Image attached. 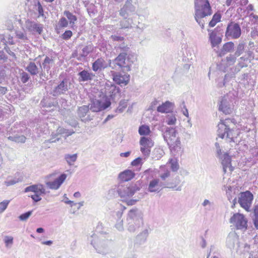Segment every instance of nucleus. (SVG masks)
Instances as JSON below:
<instances>
[{"label":"nucleus","instance_id":"1","mask_svg":"<svg viewBox=\"0 0 258 258\" xmlns=\"http://www.w3.org/2000/svg\"><path fill=\"white\" fill-rule=\"evenodd\" d=\"M235 126V124L229 118L221 120L218 124V137L222 139L226 137L231 141H234V139L240 134V130Z\"/></svg>","mask_w":258,"mask_h":258},{"label":"nucleus","instance_id":"2","mask_svg":"<svg viewBox=\"0 0 258 258\" xmlns=\"http://www.w3.org/2000/svg\"><path fill=\"white\" fill-rule=\"evenodd\" d=\"M194 18L202 29L204 28L205 22L203 19L212 14V9L208 0H195Z\"/></svg>","mask_w":258,"mask_h":258},{"label":"nucleus","instance_id":"3","mask_svg":"<svg viewBox=\"0 0 258 258\" xmlns=\"http://www.w3.org/2000/svg\"><path fill=\"white\" fill-rule=\"evenodd\" d=\"M111 105L110 99L104 96L101 100L93 99L90 104V110L93 112H98L105 110Z\"/></svg>","mask_w":258,"mask_h":258},{"label":"nucleus","instance_id":"4","mask_svg":"<svg viewBox=\"0 0 258 258\" xmlns=\"http://www.w3.org/2000/svg\"><path fill=\"white\" fill-rule=\"evenodd\" d=\"M29 191L34 192L31 197L35 202L40 201L41 200V196L46 193L44 186L40 184H34L26 187L25 192Z\"/></svg>","mask_w":258,"mask_h":258},{"label":"nucleus","instance_id":"5","mask_svg":"<svg viewBox=\"0 0 258 258\" xmlns=\"http://www.w3.org/2000/svg\"><path fill=\"white\" fill-rule=\"evenodd\" d=\"M131 59V56L127 53L122 52L115 58V61L120 68H126L127 71H130L131 67L133 63Z\"/></svg>","mask_w":258,"mask_h":258},{"label":"nucleus","instance_id":"6","mask_svg":"<svg viewBox=\"0 0 258 258\" xmlns=\"http://www.w3.org/2000/svg\"><path fill=\"white\" fill-rule=\"evenodd\" d=\"M140 150L143 155L148 157L151 153V148L154 146V143L151 138L142 137L140 140Z\"/></svg>","mask_w":258,"mask_h":258},{"label":"nucleus","instance_id":"7","mask_svg":"<svg viewBox=\"0 0 258 258\" xmlns=\"http://www.w3.org/2000/svg\"><path fill=\"white\" fill-rule=\"evenodd\" d=\"M230 222L237 229H246L247 227V221L243 214H234L230 218Z\"/></svg>","mask_w":258,"mask_h":258},{"label":"nucleus","instance_id":"8","mask_svg":"<svg viewBox=\"0 0 258 258\" xmlns=\"http://www.w3.org/2000/svg\"><path fill=\"white\" fill-rule=\"evenodd\" d=\"M241 34V28L238 24L231 22L228 25L225 32V36L227 38L237 39L240 37Z\"/></svg>","mask_w":258,"mask_h":258},{"label":"nucleus","instance_id":"9","mask_svg":"<svg viewBox=\"0 0 258 258\" xmlns=\"http://www.w3.org/2000/svg\"><path fill=\"white\" fill-rule=\"evenodd\" d=\"M253 199V195L249 191H246L241 193L238 202L241 207L249 211Z\"/></svg>","mask_w":258,"mask_h":258},{"label":"nucleus","instance_id":"10","mask_svg":"<svg viewBox=\"0 0 258 258\" xmlns=\"http://www.w3.org/2000/svg\"><path fill=\"white\" fill-rule=\"evenodd\" d=\"M113 81L120 86H125L127 85L130 80V76L127 74L124 75L120 73H114L112 74Z\"/></svg>","mask_w":258,"mask_h":258},{"label":"nucleus","instance_id":"11","mask_svg":"<svg viewBox=\"0 0 258 258\" xmlns=\"http://www.w3.org/2000/svg\"><path fill=\"white\" fill-rule=\"evenodd\" d=\"M136 190L133 186H121L118 189V193L122 199H128L135 193Z\"/></svg>","mask_w":258,"mask_h":258},{"label":"nucleus","instance_id":"12","mask_svg":"<svg viewBox=\"0 0 258 258\" xmlns=\"http://www.w3.org/2000/svg\"><path fill=\"white\" fill-rule=\"evenodd\" d=\"M67 177V174H61L58 177L55 178L53 181L47 182L46 184L50 189H57L66 179Z\"/></svg>","mask_w":258,"mask_h":258},{"label":"nucleus","instance_id":"13","mask_svg":"<svg viewBox=\"0 0 258 258\" xmlns=\"http://www.w3.org/2000/svg\"><path fill=\"white\" fill-rule=\"evenodd\" d=\"M105 94L106 96L108 95L110 98L114 96L119 92V88L113 84H106L105 85Z\"/></svg>","mask_w":258,"mask_h":258},{"label":"nucleus","instance_id":"14","mask_svg":"<svg viewBox=\"0 0 258 258\" xmlns=\"http://www.w3.org/2000/svg\"><path fill=\"white\" fill-rule=\"evenodd\" d=\"M107 67V64L103 57L98 58L92 63V70L94 72L104 70Z\"/></svg>","mask_w":258,"mask_h":258},{"label":"nucleus","instance_id":"15","mask_svg":"<svg viewBox=\"0 0 258 258\" xmlns=\"http://www.w3.org/2000/svg\"><path fill=\"white\" fill-rule=\"evenodd\" d=\"M176 134V131L174 128H169L166 131L165 137L168 142V144H172L173 143L177 140Z\"/></svg>","mask_w":258,"mask_h":258},{"label":"nucleus","instance_id":"16","mask_svg":"<svg viewBox=\"0 0 258 258\" xmlns=\"http://www.w3.org/2000/svg\"><path fill=\"white\" fill-rule=\"evenodd\" d=\"M135 176V173L131 170H125L119 174L118 178L122 181H128Z\"/></svg>","mask_w":258,"mask_h":258},{"label":"nucleus","instance_id":"17","mask_svg":"<svg viewBox=\"0 0 258 258\" xmlns=\"http://www.w3.org/2000/svg\"><path fill=\"white\" fill-rule=\"evenodd\" d=\"M79 81L81 82H85L91 81L95 77V75L88 71L83 70L79 73Z\"/></svg>","mask_w":258,"mask_h":258},{"label":"nucleus","instance_id":"18","mask_svg":"<svg viewBox=\"0 0 258 258\" xmlns=\"http://www.w3.org/2000/svg\"><path fill=\"white\" fill-rule=\"evenodd\" d=\"M234 47V44L233 42L230 41L225 43L222 48L221 50V52L219 54L220 56H222L224 55L225 54L228 52H230L232 51Z\"/></svg>","mask_w":258,"mask_h":258},{"label":"nucleus","instance_id":"19","mask_svg":"<svg viewBox=\"0 0 258 258\" xmlns=\"http://www.w3.org/2000/svg\"><path fill=\"white\" fill-rule=\"evenodd\" d=\"M209 38L212 46L215 47L219 44L222 41V38L218 36L215 32L212 31L209 34Z\"/></svg>","mask_w":258,"mask_h":258},{"label":"nucleus","instance_id":"20","mask_svg":"<svg viewBox=\"0 0 258 258\" xmlns=\"http://www.w3.org/2000/svg\"><path fill=\"white\" fill-rule=\"evenodd\" d=\"M172 104L169 101H166L157 107V111L161 113H168L171 110Z\"/></svg>","mask_w":258,"mask_h":258},{"label":"nucleus","instance_id":"21","mask_svg":"<svg viewBox=\"0 0 258 258\" xmlns=\"http://www.w3.org/2000/svg\"><path fill=\"white\" fill-rule=\"evenodd\" d=\"M28 29L33 32H36L39 34H41L43 30V27L42 25L37 24L33 22H29Z\"/></svg>","mask_w":258,"mask_h":258},{"label":"nucleus","instance_id":"22","mask_svg":"<svg viewBox=\"0 0 258 258\" xmlns=\"http://www.w3.org/2000/svg\"><path fill=\"white\" fill-rule=\"evenodd\" d=\"M159 180L154 179L150 182L148 190L150 192H155L159 188Z\"/></svg>","mask_w":258,"mask_h":258},{"label":"nucleus","instance_id":"23","mask_svg":"<svg viewBox=\"0 0 258 258\" xmlns=\"http://www.w3.org/2000/svg\"><path fill=\"white\" fill-rule=\"evenodd\" d=\"M221 19V15L220 13L217 12L213 16L212 20L209 23L210 27H214L218 22H220Z\"/></svg>","mask_w":258,"mask_h":258},{"label":"nucleus","instance_id":"24","mask_svg":"<svg viewBox=\"0 0 258 258\" xmlns=\"http://www.w3.org/2000/svg\"><path fill=\"white\" fill-rule=\"evenodd\" d=\"M69 22L64 17H61L58 23V25L56 26L55 29L57 33H59V30L63 28H66L68 26Z\"/></svg>","mask_w":258,"mask_h":258},{"label":"nucleus","instance_id":"25","mask_svg":"<svg viewBox=\"0 0 258 258\" xmlns=\"http://www.w3.org/2000/svg\"><path fill=\"white\" fill-rule=\"evenodd\" d=\"M26 70L29 72L31 75H35L38 73V68L34 62H31L26 68Z\"/></svg>","mask_w":258,"mask_h":258},{"label":"nucleus","instance_id":"26","mask_svg":"<svg viewBox=\"0 0 258 258\" xmlns=\"http://www.w3.org/2000/svg\"><path fill=\"white\" fill-rule=\"evenodd\" d=\"M67 85L65 84L64 81H62L54 89V92L57 94L63 93L67 91Z\"/></svg>","mask_w":258,"mask_h":258},{"label":"nucleus","instance_id":"27","mask_svg":"<svg viewBox=\"0 0 258 258\" xmlns=\"http://www.w3.org/2000/svg\"><path fill=\"white\" fill-rule=\"evenodd\" d=\"M64 14L69 20L70 24L72 25V27H73L75 25V22L77 20V17L69 11H65L64 12Z\"/></svg>","mask_w":258,"mask_h":258},{"label":"nucleus","instance_id":"28","mask_svg":"<svg viewBox=\"0 0 258 258\" xmlns=\"http://www.w3.org/2000/svg\"><path fill=\"white\" fill-rule=\"evenodd\" d=\"M139 133L141 136H148L151 133V130L149 126L142 125L139 127Z\"/></svg>","mask_w":258,"mask_h":258},{"label":"nucleus","instance_id":"29","mask_svg":"<svg viewBox=\"0 0 258 258\" xmlns=\"http://www.w3.org/2000/svg\"><path fill=\"white\" fill-rule=\"evenodd\" d=\"M160 169L164 172L160 175L161 178L164 180L170 176V171L166 168L165 166H160Z\"/></svg>","mask_w":258,"mask_h":258},{"label":"nucleus","instance_id":"30","mask_svg":"<svg viewBox=\"0 0 258 258\" xmlns=\"http://www.w3.org/2000/svg\"><path fill=\"white\" fill-rule=\"evenodd\" d=\"M253 213L254 216L253 220L254 225L255 228L258 230V205L254 206L253 208Z\"/></svg>","mask_w":258,"mask_h":258},{"label":"nucleus","instance_id":"31","mask_svg":"<svg viewBox=\"0 0 258 258\" xmlns=\"http://www.w3.org/2000/svg\"><path fill=\"white\" fill-rule=\"evenodd\" d=\"M245 44L243 42L239 43L237 45L236 51L235 52V55L236 56H239L244 51Z\"/></svg>","mask_w":258,"mask_h":258},{"label":"nucleus","instance_id":"32","mask_svg":"<svg viewBox=\"0 0 258 258\" xmlns=\"http://www.w3.org/2000/svg\"><path fill=\"white\" fill-rule=\"evenodd\" d=\"M77 154L67 155L65 157V158H66L67 162L69 164H72L74 162H75L77 159Z\"/></svg>","mask_w":258,"mask_h":258},{"label":"nucleus","instance_id":"33","mask_svg":"<svg viewBox=\"0 0 258 258\" xmlns=\"http://www.w3.org/2000/svg\"><path fill=\"white\" fill-rule=\"evenodd\" d=\"M169 163L171 164V168L173 171H176L179 168L177 161L174 159H170Z\"/></svg>","mask_w":258,"mask_h":258},{"label":"nucleus","instance_id":"34","mask_svg":"<svg viewBox=\"0 0 258 258\" xmlns=\"http://www.w3.org/2000/svg\"><path fill=\"white\" fill-rule=\"evenodd\" d=\"M9 203V200H5L0 203V213L3 212L7 209Z\"/></svg>","mask_w":258,"mask_h":258},{"label":"nucleus","instance_id":"35","mask_svg":"<svg viewBox=\"0 0 258 258\" xmlns=\"http://www.w3.org/2000/svg\"><path fill=\"white\" fill-rule=\"evenodd\" d=\"M222 164L224 166H227V165L231 164V157L227 154H224Z\"/></svg>","mask_w":258,"mask_h":258},{"label":"nucleus","instance_id":"36","mask_svg":"<svg viewBox=\"0 0 258 258\" xmlns=\"http://www.w3.org/2000/svg\"><path fill=\"white\" fill-rule=\"evenodd\" d=\"M73 35V33L71 30H66L61 36V37L64 40H69L71 38Z\"/></svg>","mask_w":258,"mask_h":258},{"label":"nucleus","instance_id":"37","mask_svg":"<svg viewBox=\"0 0 258 258\" xmlns=\"http://www.w3.org/2000/svg\"><path fill=\"white\" fill-rule=\"evenodd\" d=\"M82 51H83V53H82V54H81V56L77 57V59L78 60H81V57H86V56L88 55V54L90 52V51L89 50V47L88 46H86L85 47H84L83 48Z\"/></svg>","mask_w":258,"mask_h":258},{"label":"nucleus","instance_id":"38","mask_svg":"<svg viewBox=\"0 0 258 258\" xmlns=\"http://www.w3.org/2000/svg\"><path fill=\"white\" fill-rule=\"evenodd\" d=\"M32 212L28 211L25 213L19 216V219L21 221H26L31 215Z\"/></svg>","mask_w":258,"mask_h":258},{"label":"nucleus","instance_id":"39","mask_svg":"<svg viewBox=\"0 0 258 258\" xmlns=\"http://www.w3.org/2000/svg\"><path fill=\"white\" fill-rule=\"evenodd\" d=\"M137 210L135 209L131 210L128 213V217L130 219H134L135 217H137Z\"/></svg>","mask_w":258,"mask_h":258},{"label":"nucleus","instance_id":"40","mask_svg":"<svg viewBox=\"0 0 258 258\" xmlns=\"http://www.w3.org/2000/svg\"><path fill=\"white\" fill-rule=\"evenodd\" d=\"M122 202L125 203L127 206L134 205L136 204V203L138 201L137 200H134V199L128 200V199H122Z\"/></svg>","mask_w":258,"mask_h":258},{"label":"nucleus","instance_id":"41","mask_svg":"<svg viewBox=\"0 0 258 258\" xmlns=\"http://www.w3.org/2000/svg\"><path fill=\"white\" fill-rule=\"evenodd\" d=\"M226 61L229 65L233 64L236 61V57L230 55L226 57Z\"/></svg>","mask_w":258,"mask_h":258},{"label":"nucleus","instance_id":"42","mask_svg":"<svg viewBox=\"0 0 258 258\" xmlns=\"http://www.w3.org/2000/svg\"><path fill=\"white\" fill-rule=\"evenodd\" d=\"M29 78L30 77L27 73L23 72L21 74V80L23 83H26L29 80Z\"/></svg>","mask_w":258,"mask_h":258},{"label":"nucleus","instance_id":"43","mask_svg":"<svg viewBox=\"0 0 258 258\" xmlns=\"http://www.w3.org/2000/svg\"><path fill=\"white\" fill-rule=\"evenodd\" d=\"M5 243L6 246H9L10 244H12L13 242V238L12 236H6L5 237Z\"/></svg>","mask_w":258,"mask_h":258},{"label":"nucleus","instance_id":"44","mask_svg":"<svg viewBox=\"0 0 258 258\" xmlns=\"http://www.w3.org/2000/svg\"><path fill=\"white\" fill-rule=\"evenodd\" d=\"M219 109L226 114H229L230 113L229 108L225 106L223 104L222 102H221V104L219 105Z\"/></svg>","mask_w":258,"mask_h":258},{"label":"nucleus","instance_id":"45","mask_svg":"<svg viewBox=\"0 0 258 258\" xmlns=\"http://www.w3.org/2000/svg\"><path fill=\"white\" fill-rule=\"evenodd\" d=\"M110 38L113 41H122L124 39V38L122 36L113 35L110 36Z\"/></svg>","mask_w":258,"mask_h":258},{"label":"nucleus","instance_id":"46","mask_svg":"<svg viewBox=\"0 0 258 258\" xmlns=\"http://www.w3.org/2000/svg\"><path fill=\"white\" fill-rule=\"evenodd\" d=\"M142 158L138 157L131 162V165L134 166H137L141 163Z\"/></svg>","mask_w":258,"mask_h":258},{"label":"nucleus","instance_id":"47","mask_svg":"<svg viewBox=\"0 0 258 258\" xmlns=\"http://www.w3.org/2000/svg\"><path fill=\"white\" fill-rule=\"evenodd\" d=\"M176 117L174 116H171L169 117L167 123L168 125H173L176 123Z\"/></svg>","mask_w":258,"mask_h":258},{"label":"nucleus","instance_id":"48","mask_svg":"<svg viewBox=\"0 0 258 258\" xmlns=\"http://www.w3.org/2000/svg\"><path fill=\"white\" fill-rule=\"evenodd\" d=\"M53 60L52 58H49V57L46 56L45 58L44 61L43 62V66L44 67H45L47 64L52 63V62H53Z\"/></svg>","mask_w":258,"mask_h":258},{"label":"nucleus","instance_id":"49","mask_svg":"<svg viewBox=\"0 0 258 258\" xmlns=\"http://www.w3.org/2000/svg\"><path fill=\"white\" fill-rule=\"evenodd\" d=\"M37 6H38V11L39 13V15L40 16H43L44 13H43V8L39 2L37 3Z\"/></svg>","mask_w":258,"mask_h":258},{"label":"nucleus","instance_id":"50","mask_svg":"<svg viewBox=\"0 0 258 258\" xmlns=\"http://www.w3.org/2000/svg\"><path fill=\"white\" fill-rule=\"evenodd\" d=\"M59 132L60 134H66L67 136H71L74 133L73 131L69 132L68 130L64 128H61Z\"/></svg>","mask_w":258,"mask_h":258},{"label":"nucleus","instance_id":"51","mask_svg":"<svg viewBox=\"0 0 258 258\" xmlns=\"http://www.w3.org/2000/svg\"><path fill=\"white\" fill-rule=\"evenodd\" d=\"M18 182V181L10 180V181H6V184L7 186H10V185L14 184L16 183L17 182Z\"/></svg>","mask_w":258,"mask_h":258},{"label":"nucleus","instance_id":"52","mask_svg":"<svg viewBox=\"0 0 258 258\" xmlns=\"http://www.w3.org/2000/svg\"><path fill=\"white\" fill-rule=\"evenodd\" d=\"M130 154H131V152L127 151V152H126L124 153H121L120 154V156L121 157H127L130 156Z\"/></svg>","mask_w":258,"mask_h":258},{"label":"nucleus","instance_id":"53","mask_svg":"<svg viewBox=\"0 0 258 258\" xmlns=\"http://www.w3.org/2000/svg\"><path fill=\"white\" fill-rule=\"evenodd\" d=\"M126 12V9L124 7L122 8L120 11V15L122 16H124Z\"/></svg>","mask_w":258,"mask_h":258},{"label":"nucleus","instance_id":"54","mask_svg":"<svg viewBox=\"0 0 258 258\" xmlns=\"http://www.w3.org/2000/svg\"><path fill=\"white\" fill-rule=\"evenodd\" d=\"M7 91L6 87H0V92L2 94H5Z\"/></svg>","mask_w":258,"mask_h":258},{"label":"nucleus","instance_id":"55","mask_svg":"<svg viewBox=\"0 0 258 258\" xmlns=\"http://www.w3.org/2000/svg\"><path fill=\"white\" fill-rule=\"evenodd\" d=\"M66 203L67 204H70L71 207H72L73 206H76L78 204L77 203H74L73 201H66Z\"/></svg>","mask_w":258,"mask_h":258},{"label":"nucleus","instance_id":"56","mask_svg":"<svg viewBox=\"0 0 258 258\" xmlns=\"http://www.w3.org/2000/svg\"><path fill=\"white\" fill-rule=\"evenodd\" d=\"M79 109H80V110H84V111H88V106H87L84 105V106H82V107H80L79 108Z\"/></svg>","mask_w":258,"mask_h":258},{"label":"nucleus","instance_id":"57","mask_svg":"<svg viewBox=\"0 0 258 258\" xmlns=\"http://www.w3.org/2000/svg\"><path fill=\"white\" fill-rule=\"evenodd\" d=\"M43 244H45V245H51L52 243V241H51V240H48V241H44L42 243Z\"/></svg>","mask_w":258,"mask_h":258},{"label":"nucleus","instance_id":"58","mask_svg":"<svg viewBox=\"0 0 258 258\" xmlns=\"http://www.w3.org/2000/svg\"><path fill=\"white\" fill-rule=\"evenodd\" d=\"M183 114L186 116V117H188V110L187 109H185V110H183Z\"/></svg>","mask_w":258,"mask_h":258},{"label":"nucleus","instance_id":"59","mask_svg":"<svg viewBox=\"0 0 258 258\" xmlns=\"http://www.w3.org/2000/svg\"><path fill=\"white\" fill-rule=\"evenodd\" d=\"M36 231L38 233H42L44 231V229L42 228H38L37 229Z\"/></svg>","mask_w":258,"mask_h":258},{"label":"nucleus","instance_id":"60","mask_svg":"<svg viewBox=\"0 0 258 258\" xmlns=\"http://www.w3.org/2000/svg\"><path fill=\"white\" fill-rule=\"evenodd\" d=\"M81 196V194L79 192H76L74 194V196L76 198H78V197H80Z\"/></svg>","mask_w":258,"mask_h":258},{"label":"nucleus","instance_id":"61","mask_svg":"<svg viewBox=\"0 0 258 258\" xmlns=\"http://www.w3.org/2000/svg\"><path fill=\"white\" fill-rule=\"evenodd\" d=\"M208 203H209V201L208 200H205L203 204L204 206H206Z\"/></svg>","mask_w":258,"mask_h":258},{"label":"nucleus","instance_id":"62","mask_svg":"<svg viewBox=\"0 0 258 258\" xmlns=\"http://www.w3.org/2000/svg\"><path fill=\"white\" fill-rule=\"evenodd\" d=\"M78 204L79 205L78 208H79L81 206H83V203H79Z\"/></svg>","mask_w":258,"mask_h":258},{"label":"nucleus","instance_id":"63","mask_svg":"<svg viewBox=\"0 0 258 258\" xmlns=\"http://www.w3.org/2000/svg\"><path fill=\"white\" fill-rule=\"evenodd\" d=\"M253 17L254 18H255V19H258V16H257L253 15Z\"/></svg>","mask_w":258,"mask_h":258},{"label":"nucleus","instance_id":"64","mask_svg":"<svg viewBox=\"0 0 258 258\" xmlns=\"http://www.w3.org/2000/svg\"><path fill=\"white\" fill-rule=\"evenodd\" d=\"M45 1L47 2H53L54 0H45Z\"/></svg>","mask_w":258,"mask_h":258}]
</instances>
